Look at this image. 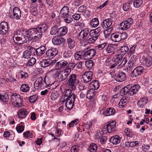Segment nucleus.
<instances>
[{
    "label": "nucleus",
    "mask_w": 152,
    "mask_h": 152,
    "mask_svg": "<svg viewBox=\"0 0 152 152\" xmlns=\"http://www.w3.org/2000/svg\"><path fill=\"white\" fill-rule=\"evenodd\" d=\"M48 26L45 24L40 25L36 28H31L26 31L27 35L32 36V38L24 35V37L23 38L21 42V44L23 43H28L30 40L32 39L33 40V43L37 44L35 45V46L38 47L37 45L39 44L40 39L42 38L43 34L45 33V31L47 30Z\"/></svg>",
    "instance_id": "obj_1"
},
{
    "label": "nucleus",
    "mask_w": 152,
    "mask_h": 152,
    "mask_svg": "<svg viewBox=\"0 0 152 152\" xmlns=\"http://www.w3.org/2000/svg\"><path fill=\"white\" fill-rule=\"evenodd\" d=\"M11 103L14 107L19 108L22 105V99L19 95H17L16 93H14L11 96Z\"/></svg>",
    "instance_id": "obj_2"
},
{
    "label": "nucleus",
    "mask_w": 152,
    "mask_h": 152,
    "mask_svg": "<svg viewBox=\"0 0 152 152\" xmlns=\"http://www.w3.org/2000/svg\"><path fill=\"white\" fill-rule=\"evenodd\" d=\"M84 52L83 58L85 60L91 59L96 55V51L94 49H90L89 47L85 48L83 50Z\"/></svg>",
    "instance_id": "obj_3"
},
{
    "label": "nucleus",
    "mask_w": 152,
    "mask_h": 152,
    "mask_svg": "<svg viewBox=\"0 0 152 152\" xmlns=\"http://www.w3.org/2000/svg\"><path fill=\"white\" fill-rule=\"evenodd\" d=\"M46 86L45 78L43 79L42 77L37 79L34 83V87L36 89L43 88Z\"/></svg>",
    "instance_id": "obj_4"
},
{
    "label": "nucleus",
    "mask_w": 152,
    "mask_h": 152,
    "mask_svg": "<svg viewBox=\"0 0 152 152\" xmlns=\"http://www.w3.org/2000/svg\"><path fill=\"white\" fill-rule=\"evenodd\" d=\"M67 84L69 87L72 90L74 89L76 87L75 83L77 80L76 75L73 74L70 75L67 78Z\"/></svg>",
    "instance_id": "obj_5"
},
{
    "label": "nucleus",
    "mask_w": 152,
    "mask_h": 152,
    "mask_svg": "<svg viewBox=\"0 0 152 152\" xmlns=\"http://www.w3.org/2000/svg\"><path fill=\"white\" fill-rule=\"evenodd\" d=\"M133 22V20L132 18H129L126 20L123 21L120 24L121 29L125 31L129 28Z\"/></svg>",
    "instance_id": "obj_6"
},
{
    "label": "nucleus",
    "mask_w": 152,
    "mask_h": 152,
    "mask_svg": "<svg viewBox=\"0 0 152 152\" xmlns=\"http://www.w3.org/2000/svg\"><path fill=\"white\" fill-rule=\"evenodd\" d=\"M24 37V34L20 31H17L13 37L14 42L15 44H21V42L23 38Z\"/></svg>",
    "instance_id": "obj_7"
},
{
    "label": "nucleus",
    "mask_w": 152,
    "mask_h": 152,
    "mask_svg": "<svg viewBox=\"0 0 152 152\" xmlns=\"http://www.w3.org/2000/svg\"><path fill=\"white\" fill-rule=\"evenodd\" d=\"M144 68L142 66H137L136 67L132 72L131 76L132 77H137L140 75L143 72Z\"/></svg>",
    "instance_id": "obj_8"
},
{
    "label": "nucleus",
    "mask_w": 152,
    "mask_h": 152,
    "mask_svg": "<svg viewBox=\"0 0 152 152\" xmlns=\"http://www.w3.org/2000/svg\"><path fill=\"white\" fill-rule=\"evenodd\" d=\"M93 73L91 71H87L82 75V78L83 82L88 83L90 82L92 78Z\"/></svg>",
    "instance_id": "obj_9"
},
{
    "label": "nucleus",
    "mask_w": 152,
    "mask_h": 152,
    "mask_svg": "<svg viewBox=\"0 0 152 152\" xmlns=\"http://www.w3.org/2000/svg\"><path fill=\"white\" fill-rule=\"evenodd\" d=\"M129 102V98L126 96H123L119 103V107L121 108L125 107L127 106Z\"/></svg>",
    "instance_id": "obj_10"
},
{
    "label": "nucleus",
    "mask_w": 152,
    "mask_h": 152,
    "mask_svg": "<svg viewBox=\"0 0 152 152\" xmlns=\"http://www.w3.org/2000/svg\"><path fill=\"white\" fill-rule=\"evenodd\" d=\"M8 30V23L5 21L2 22L0 24V33L3 35L5 34Z\"/></svg>",
    "instance_id": "obj_11"
},
{
    "label": "nucleus",
    "mask_w": 152,
    "mask_h": 152,
    "mask_svg": "<svg viewBox=\"0 0 152 152\" xmlns=\"http://www.w3.org/2000/svg\"><path fill=\"white\" fill-rule=\"evenodd\" d=\"M126 78V74L122 71H119L114 79L118 82H122L125 81Z\"/></svg>",
    "instance_id": "obj_12"
},
{
    "label": "nucleus",
    "mask_w": 152,
    "mask_h": 152,
    "mask_svg": "<svg viewBox=\"0 0 152 152\" xmlns=\"http://www.w3.org/2000/svg\"><path fill=\"white\" fill-rule=\"evenodd\" d=\"M113 20L111 19L107 18L104 19L101 23L102 27L104 29H106L112 25Z\"/></svg>",
    "instance_id": "obj_13"
},
{
    "label": "nucleus",
    "mask_w": 152,
    "mask_h": 152,
    "mask_svg": "<svg viewBox=\"0 0 152 152\" xmlns=\"http://www.w3.org/2000/svg\"><path fill=\"white\" fill-rule=\"evenodd\" d=\"M65 41V39L61 36L56 35L52 39L53 43L55 45H59L62 44Z\"/></svg>",
    "instance_id": "obj_14"
},
{
    "label": "nucleus",
    "mask_w": 152,
    "mask_h": 152,
    "mask_svg": "<svg viewBox=\"0 0 152 152\" xmlns=\"http://www.w3.org/2000/svg\"><path fill=\"white\" fill-rule=\"evenodd\" d=\"M58 53V51L56 48H52L48 50L46 54L48 58H53Z\"/></svg>",
    "instance_id": "obj_15"
},
{
    "label": "nucleus",
    "mask_w": 152,
    "mask_h": 152,
    "mask_svg": "<svg viewBox=\"0 0 152 152\" xmlns=\"http://www.w3.org/2000/svg\"><path fill=\"white\" fill-rule=\"evenodd\" d=\"M12 13L13 15L12 16L13 18L17 20L20 19L21 16V11L20 9L17 7H15L13 9Z\"/></svg>",
    "instance_id": "obj_16"
},
{
    "label": "nucleus",
    "mask_w": 152,
    "mask_h": 152,
    "mask_svg": "<svg viewBox=\"0 0 152 152\" xmlns=\"http://www.w3.org/2000/svg\"><path fill=\"white\" fill-rule=\"evenodd\" d=\"M33 47L29 46L27 47V50L24 52L23 53V56L25 58H29L31 55H34V53L32 51L31 49Z\"/></svg>",
    "instance_id": "obj_17"
},
{
    "label": "nucleus",
    "mask_w": 152,
    "mask_h": 152,
    "mask_svg": "<svg viewBox=\"0 0 152 152\" xmlns=\"http://www.w3.org/2000/svg\"><path fill=\"white\" fill-rule=\"evenodd\" d=\"M129 87L130 88L129 90V94L132 96L138 91L140 86L139 85L137 84L134 85L132 86H131L130 85H129Z\"/></svg>",
    "instance_id": "obj_18"
},
{
    "label": "nucleus",
    "mask_w": 152,
    "mask_h": 152,
    "mask_svg": "<svg viewBox=\"0 0 152 152\" xmlns=\"http://www.w3.org/2000/svg\"><path fill=\"white\" fill-rule=\"evenodd\" d=\"M68 65V62L64 60H62L56 63L55 68L61 69H64Z\"/></svg>",
    "instance_id": "obj_19"
},
{
    "label": "nucleus",
    "mask_w": 152,
    "mask_h": 152,
    "mask_svg": "<svg viewBox=\"0 0 152 152\" xmlns=\"http://www.w3.org/2000/svg\"><path fill=\"white\" fill-rule=\"evenodd\" d=\"M121 137L118 135H116L111 137L109 141L113 144L117 145L120 142Z\"/></svg>",
    "instance_id": "obj_20"
},
{
    "label": "nucleus",
    "mask_w": 152,
    "mask_h": 152,
    "mask_svg": "<svg viewBox=\"0 0 152 152\" xmlns=\"http://www.w3.org/2000/svg\"><path fill=\"white\" fill-rule=\"evenodd\" d=\"M89 33L88 29V28H86L82 30L79 33L78 36L80 39L84 40L85 38L88 35Z\"/></svg>",
    "instance_id": "obj_21"
},
{
    "label": "nucleus",
    "mask_w": 152,
    "mask_h": 152,
    "mask_svg": "<svg viewBox=\"0 0 152 152\" xmlns=\"http://www.w3.org/2000/svg\"><path fill=\"white\" fill-rule=\"evenodd\" d=\"M52 62L51 59H48L47 60H43L39 63L40 66L42 67H46L52 64Z\"/></svg>",
    "instance_id": "obj_22"
},
{
    "label": "nucleus",
    "mask_w": 152,
    "mask_h": 152,
    "mask_svg": "<svg viewBox=\"0 0 152 152\" xmlns=\"http://www.w3.org/2000/svg\"><path fill=\"white\" fill-rule=\"evenodd\" d=\"M99 83L98 80L93 81L89 84V87L92 89L97 90L99 88Z\"/></svg>",
    "instance_id": "obj_23"
},
{
    "label": "nucleus",
    "mask_w": 152,
    "mask_h": 152,
    "mask_svg": "<svg viewBox=\"0 0 152 152\" xmlns=\"http://www.w3.org/2000/svg\"><path fill=\"white\" fill-rule=\"evenodd\" d=\"M119 32L114 33L111 35V39L112 41L115 42H119L120 41V36L119 34Z\"/></svg>",
    "instance_id": "obj_24"
},
{
    "label": "nucleus",
    "mask_w": 152,
    "mask_h": 152,
    "mask_svg": "<svg viewBox=\"0 0 152 152\" xmlns=\"http://www.w3.org/2000/svg\"><path fill=\"white\" fill-rule=\"evenodd\" d=\"M115 110L112 107L108 108L103 113V114L106 116H109L113 115L115 113Z\"/></svg>",
    "instance_id": "obj_25"
},
{
    "label": "nucleus",
    "mask_w": 152,
    "mask_h": 152,
    "mask_svg": "<svg viewBox=\"0 0 152 152\" xmlns=\"http://www.w3.org/2000/svg\"><path fill=\"white\" fill-rule=\"evenodd\" d=\"M69 9L67 6H64L60 11V15L63 17L68 15H69Z\"/></svg>",
    "instance_id": "obj_26"
},
{
    "label": "nucleus",
    "mask_w": 152,
    "mask_h": 152,
    "mask_svg": "<svg viewBox=\"0 0 152 152\" xmlns=\"http://www.w3.org/2000/svg\"><path fill=\"white\" fill-rule=\"evenodd\" d=\"M116 123L114 121H113L109 124L105 125L107 128L109 133H111L114 130V128L116 126Z\"/></svg>",
    "instance_id": "obj_27"
},
{
    "label": "nucleus",
    "mask_w": 152,
    "mask_h": 152,
    "mask_svg": "<svg viewBox=\"0 0 152 152\" xmlns=\"http://www.w3.org/2000/svg\"><path fill=\"white\" fill-rule=\"evenodd\" d=\"M32 49H31L32 52L34 53V56H42L45 53L43 51H42L40 48H38L36 49L33 47L32 48Z\"/></svg>",
    "instance_id": "obj_28"
},
{
    "label": "nucleus",
    "mask_w": 152,
    "mask_h": 152,
    "mask_svg": "<svg viewBox=\"0 0 152 152\" xmlns=\"http://www.w3.org/2000/svg\"><path fill=\"white\" fill-rule=\"evenodd\" d=\"M130 89L129 87V85L124 87L122 88L120 90L119 93L120 94L121 96H124L126 95L127 94H129V90Z\"/></svg>",
    "instance_id": "obj_29"
},
{
    "label": "nucleus",
    "mask_w": 152,
    "mask_h": 152,
    "mask_svg": "<svg viewBox=\"0 0 152 152\" xmlns=\"http://www.w3.org/2000/svg\"><path fill=\"white\" fill-rule=\"evenodd\" d=\"M148 102V100L146 98L143 97L141 99L137 102V105L140 108H143Z\"/></svg>",
    "instance_id": "obj_30"
},
{
    "label": "nucleus",
    "mask_w": 152,
    "mask_h": 152,
    "mask_svg": "<svg viewBox=\"0 0 152 152\" xmlns=\"http://www.w3.org/2000/svg\"><path fill=\"white\" fill-rule=\"evenodd\" d=\"M27 113L28 112L26 109L22 108L19 111L18 114L19 118H23L26 117Z\"/></svg>",
    "instance_id": "obj_31"
},
{
    "label": "nucleus",
    "mask_w": 152,
    "mask_h": 152,
    "mask_svg": "<svg viewBox=\"0 0 152 152\" xmlns=\"http://www.w3.org/2000/svg\"><path fill=\"white\" fill-rule=\"evenodd\" d=\"M122 60V56L120 54H117L113 57V61L114 62L117 63V64L120 63Z\"/></svg>",
    "instance_id": "obj_32"
},
{
    "label": "nucleus",
    "mask_w": 152,
    "mask_h": 152,
    "mask_svg": "<svg viewBox=\"0 0 152 152\" xmlns=\"http://www.w3.org/2000/svg\"><path fill=\"white\" fill-rule=\"evenodd\" d=\"M59 31V27L57 25H55L51 28L50 33L51 35H54L56 34Z\"/></svg>",
    "instance_id": "obj_33"
},
{
    "label": "nucleus",
    "mask_w": 152,
    "mask_h": 152,
    "mask_svg": "<svg viewBox=\"0 0 152 152\" xmlns=\"http://www.w3.org/2000/svg\"><path fill=\"white\" fill-rule=\"evenodd\" d=\"M53 77L56 80H58L59 76L61 72L60 69H58L57 68H56L55 69L53 70Z\"/></svg>",
    "instance_id": "obj_34"
},
{
    "label": "nucleus",
    "mask_w": 152,
    "mask_h": 152,
    "mask_svg": "<svg viewBox=\"0 0 152 152\" xmlns=\"http://www.w3.org/2000/svg\"><path fill=\"white\" fill-rule=\"evenodd\" d=\"M84 52L83 50L77 52L74 55V57L75 60H79L83 57Z\"/></svg>",
    "instance_id": "obj_35"
},
{
    "label": "nucleus",
    "mask_w": 152,
    "mask_h": 152,
    "mask_svg": "<svg viewBox=\"0 0 152 152\" xmlns=\"http://www.w3.org/2000/svg\"><path fill=\"white\" fill-rule=\"evenodd\" d=\"M143 59H145L146 64L148 66H150L152 64V58L149 55H148L145 58L144 56L142 57Z\"/></svg>",
    "instance_id": "obj_36"
},
{
    "label": "nucleus",
    "mask_w": 152,
    "mask_h": 152,
    "mask_svg": "<svg viewBox=\"0 0 152 152\" xmlns=\"http://www.w3.org/2000/svg\"><path fill=\"white\" fill-rule=\"evenodd\" d=\"M106 52L108 53L113 52L115 50V48L113 45L108 44L105 48Z\"/></svg>",
    "instance_id": "obj_37"
},
{
    "label": "nucleus",
    "mask_w": 152,
    "mask_h": 152,
    "mask_svg": "<svg viewBox=\"0 0 152 152\" xmlns=\"http://www.w3.org/2000/svg\"><path fill=\"white\" fill-rule=\"evenodd\" d=\"M67 42L68 44L69 48L70 49H72L75 46V42L73 39L68 38L67 39Z\"/></svg>",
    "instance_id": "obj_38"
},
{
    "label": "nucleus",
    "mask_w": 152,
    "mask_h": 152,
    "mask_svg": "<svg viewBox=\"0 0 152 152\" xmlns=\"http://www.w3.org/2000/svg\"><path fill=\"white\" fill-rule=\"evenodd\" d=\"M132 4L130 0H128L127 2L124 4L123 6V9L124 11H126L129 10Z\"/></svg>",
    "instance_id": "obj_39"
},
{
    "label": "nucleus",
    "mask_w": 152,
    "mask_h": 152,
    "mask_svg": "<svg viewBox=\"0 0 152 152\" xmlns=\"http://www.w3.org/2000/svg\"><path fill=\"white\" fill-rule=\"evenodd\" d=\"M74 103L70 101L69 100H67L66 102L65 106L68 110H70L72 109L74 106Z\"/></svg>",
    "instance_id": "obj_40"
},
{
    "label": "nucleus",
    "mask_w": 152,
    "mask_h": 152,
    "mask_svg": "<svg viewBox=\"0 0 152 152\" xmlns=\"http://www.w3.org/2000/svg\"><path fill=\"white\" fill-rule=\"evenodd\" d=\"M68 28L67 27L64 26L59 28V31L60 32V35L62 36H64L67 32Z\"/></svg>",
    "instance_id": "obj_41"
},
{
    "label": "nucleus",
    "mask_w": 152,
    "mask_h": 152,
    "mask_svg": "<svg viewBox=\"0 0 152 152\" xmlns=\"http://www.w3.org/2000/svg\"><path fill=\"white\" fill-rule=\"evenodd\" d=\"M128 66L126 68L127 70H131V69L135 66L134 61L131 59L128 61Z\"/></svg>",
    "instance_id": "obj_42"
},
{
    "label": "nucleus",
    "mask_w": 152,
    "mask_h": 152,
    "mask_svg": "<svg viewBox=\"0 0 152 152\" xmlns=\"http://www.w3.org/2000/svg\"><path fill=\"white\" fill-rule=\"evenodd\" d=\"M99 24V21L97 18L93 19L91 21L90 25L93 27H96Z\"/></svg>",
    "instance_id": "obj_43"
},
{
    "label": "nucleus",
    "mask_w": 152,
    "mask_h": 152,
    "mask_svg": "<svg viewBox=\"0 0 152 152\" xmlns=\"http://www.w3.org/2000/svg\"><path fill=\"white\" fill-rule=\"evenodd\" d=\"M88 150L90 152H96L97 150V146L94 143H91Z\"/></svg>",
    "instance_id": "obj_44"
},
{
    "label": "nucleus",
    "mask_w": 152,
    "mask_h": 152,
    "mask_svg": "<svg viewBox=\"0 0 152 152\" xmlns=\"http://www.w3.org/2000/svg\"><path fill=\"white\" fill-rule=\"evenodd\" d=\"M59 96V93L56 91H54L51 93L50 98L52 100L54 101Z\"/></svg>",
    "instance_id": "obj_45"
},
{
    "label": "nucleus",
    "mask_w": 152,
    "mask_h": 152,
    "mask_svg": "<svg viewBox=\"0 0 152 152\" xmlns=\"http://www.w3.org/2000/svg\"><path fill=\"white\" fill-rule=\"evenodd\" d=\"M68 76L67 75L65 74L63 72L61 71L59 76L58 80H59V81H63L65 80L67 78Z\"/></svg>",
    "instance_id": "obj_46"
},
{
    "label": "nucleus",
    "mask_w": 152,
    "mask_h": 152,
    "mask_svg": "<svg viewBox=\"0 0 152 152\" xmlns=\"http://www.w3.org/2000/svg\"><path fill=\"white\" fill-rule=\"evenodd\" d=\"M129 48L127 46H124L122 47L120 50L121 55H124L129 51Z\"/></svg>",
    "instance_id": "obj_47"
},
{
    "label": "nucleus",
    "mask_w": 152,
    "mask_h": 152,
    "mask_svg": "<svg viewBox=\"0 0 152 152\" xmlns=\"http://www.w3.org/2000/svg\"><path fill=\"white\" fill-rule=\"evenodd\" d=\"M36 61V60L35 58H32L26 64V66H33L35 64Z\"/></svg>",
    "instance_id": "obj_48"
},
{
    "label": "nucleus",
    "mask_w": 152,
    "mask_h": 152,
    "mask_svg": "<svg viewBox=\"0 0 152 152\" xmlns=\"http://www.w3.org/2000/svg\"><path fill=\"white\" fill-rule=\"evenodd\" d=\"M20 90L23 92H27L29 89L28 86L26 84H23L20 86Z\"/></svg>",
    "instance_id": "obj_49"
},
{
    "label": "nucleus",
    "mask_w": 152,
    "mask_h": 152,
    "mask_svg": "<svg viewBox=\"0 0 152 152\" xmlns=\"http://www.w3.org/2000/svg\"><path fill=\"white\" fill-rule=\"evenodd\" d=\"M94 64V62L91 60L86 61L85 64L86 67L89 69H91L93 66Z\"/></svg>",
    "instance_id": "obj_50"
},
{
    "label": "nucleus",
    "mask_w": 152,
    "mask_h": 152,
    "mask_svg": "<svg viewBox=\"0 0 152 152\" xmlns=\"http://www.w3.org/2000/svg\"><path fill=\"white\" fill-rule=\"evenodd\" d=\"M64 18V21L67 23H70L72 20V19L71 16L69 15L63 17Z\"/></svg>",
    "instance_id": "obj_51"
},
{
    "label": "nucleus",
    "mask_w": 152,
    "mask_h": 152,
    "mask_svg": "<svg viewBox=\"0 0 152 152\" xmlns=\"http://www.w3.org/2000/svg\"><path fill=\"white\" fill-rule=\"evenodd\" d=\"M103 135L101 132L99 131H97L95 134L94 136V139L95 140H99L102 137Z\"/></svg>",
    "instance_id": "obj_52"
},
{
    "label": "nucleus",
    "mask_w": 152,
    "mask_h": 152,
    "mask_svg": "<svg viewBox=\"0 0 152 152\" xmlns=\"http://www.w3.org/2000/svg\"><path fill=\"white\" fill-rule=\"evenodd\" d=\"M79 122V120L77 119H75L72 121L69 124V128L73 127L75 126H76Z\"/></svg>",
    "instance_id": "obj_53"
},
{
    "label": "nucleus",
    "mask_w": 152,
    "mask_h": 152,
    "mask_svg": "<svg viewBox=\"0 0 152 152\" xmlns=\"http://www.w3.org/2000/svg\"><path fill=\"white\" fill-rule=\"evenodd\" d=\"M89 35L90 37H92L95 39H96V40L99 37H100V36L99 35V34H97L95 32H93V30L90 31L89 33Z\"/></svg>",
    "instance_id": "obj_54"
},
{
    "label": "nucleus",
    "mask_w": 152,
    "mask_h": 152,
    "mask_svg": "<svg viewBox=\"0 0 152 152\" xmlns=\"http://www.w3.org/2000/svg\"><path fill=\"white\" fill-rule=\"evenodd\" d=\"M72 55V53L70 50L65 51L63 54L64 57L65 58L70 57Z\"/></svg>",
    "instance_id": "obj_55"
},
{
    "label": "nucleus",
    "mask_w": 152,
    "mask_h": 152,
    "mask_svg": "<svg viewBox=\"0 0 152 152\" xmlns=\"http://www.w3.org/2000/svg\"><path fill=\"white\" fill-rule=\"evenodd\" d=\"M119 34L120 36V41L122 40H124L127 37L128 35L125 32H123L122 33L119 32Z\"/></svg>",
    "instance_id": "obj_56"
},
{
    "label": "nucleus",
    "mask_w": 152,
    "mask_h": 152,
    "mask_svg": "<svg viewBox=\"0 0 152 152\" xmlns=\"http://www.w3.org/2000/svg\"><path fill=\"white\" fill-rule=\"evenodd\" d=\"M23 134L24 137L28 138H32L33 136L32 133L29 131L24 132Z\"/></svg>",
    "instance_id": "obj_57"
},
{
    "label": "nucleus",
    "mask_w": 152,
    "mask_h": 152,
    "mask_svg": "<svg viewBox=\"0 0 152 152\" xmlns=\"http://www.w3.org/2000/svg\"><path fill=\"white\" fill-rule=\"evenodd\" d=\"M75 26H79L81 28H83L85 27V24L82 21H77L74 23Z\"/></svg>",
    "instance_id": "obj_58"
},
{
    "label": "nucleus",
    "mask_w": 152,
    "mask_h": 152,
    "mask_svg": "<svg viewBox=\"0 0 152 152\" xmlns=\"http://www.w3.org/2000/svg\"><path fill=\"white\" fill-rule=\"evenodd\" d=\"M38 96L36 95H34L30 96L29 98V101L31 103L34 102L37 99Z\"/></svg>",
    "instance_id": "obj_59"
},
{
    "label": "nucleus",
    "mask_w": 152,
    "mask_h": 152,
    "mask_svg": "<svg viewBox=\"0 0 152 152\" xmlns=\"http://www.w3.org/2000/svg\"><path fill=\"white\" fill-rule=\"evenodd\" d=\"M24 127L22 125H18L16 127V129L17 132L19 133L22 132L24 130Z\"/></svg>",
    "instance_id": "obj_60"
},
{
    "label": "nucleus",
    "mask_w": 152,
    "mask_h": 152,
    "mask_svg": "<svg viewBox=\"0 0 152 152\" xmlns=\"http://www.w3.org/2000/svg\"><path fill=\"white\" fill-rule=\"evenodd\" d=\"M127 61V58L126 57H124L123 59H122V60L121 61V62L118 66V68H121L126 64Z\"/></svg>",
    "instance_id": "obj_61"
},
{
    "label": "nucleus",
    "mask_w": 152,
    "mask_h": 152,
    "mask_svg": "<svg viewBox=\"0 0 152 152\" xmlns=\"http://www.w3.org/2000/svg\"><path fill=\"white\" fill-rule=\"evenodd\" d=\"M75 98V95L74 94L72 93L66 99L68 100H69L70 101L74 102Z\"/></svg>",
    "instance_id": "obj_62"
},
{
    "label": "nucleus",
    "mask_w": 152,
    "mask_h": 152,
    "mask_svg": "<svg viewBox=\"0 0 152 152\" xmlns=\"http://www.w3.org/2000/svg\"><path fill=\"white\" fill-rule=\"evenodd\" d=\"M57 82H53V83L48 86L47 87L48 88L53 90L56 88L57 86L56 85Z\"/></svg>",
    "instance_id": "obj_63"
},
{
    "label": "nucleus",
    "mask_w": 152,
    "mask_h": 152,
    "mask_svg": "<svg viewBox=\"0 0 152 152\" xmlns=\"http://www.w3.org/2000/svg\"><path fill=\"white\" fill-rule=\"evenodd\" d=\"M79 150V146L77 145H74L71 148V152H78Z\"/></svg>",
    "instance_id": "obj_64"
}]
</instances>
